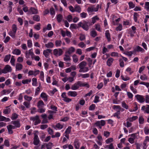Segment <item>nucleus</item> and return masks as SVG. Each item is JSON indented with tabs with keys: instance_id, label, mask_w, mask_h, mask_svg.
<instances>
[{
	"instance_id": "obj_35",
	"label": "nucleus",
	"mask_w": 149,
	"mask_h": 149,
	"mask_svg": "<svg viewBox=\"0 0 149 149\" xmlns=\"http://www.w3.org/2000/svg\"><path fill=\"white\" fill-rule=\"evenodd\" d=\"M63 127V125L62 124H60L59 123H57L56 125L55 126V127L53 126L54 128H55V127L57 128L58 129H62Z\"/></svg>"
},
{
	"instance_id": "obj_25",
	"label": "nucleus",
	"mask_w": 149,
	"mask_h": 149,
	"mask_svg": "<svg viewBox=\"0 0 149 149\" xmlns=\"http://www.w3.org/2000/svg\"><path fill=\"white\" fill-rule=\"evenodd\" d=\"M30 11L32 14H37L38 13V10L34 8H31Z\"/></svg>"
},
{
	"instance_id": "obj_57",
	"label": "nucleus",
	"mask_w": 149,
	"mask_h": 149,
	"mask_svg": "<svg viewBox=\"0 0 149 149\" xmlns=\"http://www.w3.org/2000/svg\"><path fill=\"white\" fill-rule=\"evenodd\" d=\"M91 35L92 37H95L97 35V32L95 31H92L91 32Z\"/></svg>"
},
{
	"instance_id": "obj_43",
	"label": "nucleus",
	"mask_w": 149,
	"mask_h": 149,
	"mask_svg": "<svg viewBox=\"0 0 149 149\" xmlns=\"http://www.w3.org/2000/svg\"><path fill=\"white\" fill-rule=\"evenodd\" d=\"M144 8L146 10L149 12V2H146L145 3Z\"/></svg>"
},
{
	"instance_id": "obj_18",
	"label": "nucleus",
	"mask_w": 149,
	"mask_h": 149,
	"mask_svg": "<svg viewBox=\"0 0 149 149\" xmlns=\"http://www.w3.org/2000/svg\"><path fill=\"white\" fill-rule=\"evenodd\" d=\"M10 121V119L9 118H6L4 116L0 115V121H5L8 122Z\"/></svg>"
},
{
	"instance_id": "obj_63",
	"label": "nucleus",
	"mask_w": 149,
	"mask_h": 149,
	"mask_svg": "<svg viewBox=\"0 0 149 149\" xmlns=\"http://www.w3.org/2000/svg\"><path fill=\"white\" fill-rule=\"evenodd\" d=\"M10 112V108H7L4 110L3 113L5 114L9 113Z\"/></svg>"
},
{
	"instance_id": "obj_14",
	"label": "nucleus",
	"mask_w": 149,
	"mask_h": 149,
	"mask_svg": "<svg viewBox=\"0 0 149 149\" xmlns=\"http://www.w3.org/2000/svg\"><path fill=\"white\" fill-rule=\"evenodd\" d=\"M52 50L49 49H47L44 50L43 54L46 58H48L49 54L51 52Z\"/></svg>"
},
{
	"instance_id": "obj_15",
	"label": "nucleus",
	"mask_w": 149,
	"mask_h": 149,
	"mask_svg": "<svg viewBox=\"0 0 149 149\" xmlns=\"http://www.w3.org/2000/svg\"><path fill=\"white\" fill-rule=\"evenodd\" d=\"M134 52H141L143 53L145 52L144 49L139 46H137L136 47L134 50Z\"/></svg>"
},
{
	"instance_id": "obj_64",
	"label": "nucleus",
	"mask_w": 149,
	"mask_h": 149,
	"mask_svg": "<svg viewBox=\"0 0 149 149\" xmlns=\"http://www.w3.org/2000/svg\"><path fill=\"white\" fill-rule=\"evenodd\" d=\"M144 132L146 135H147L149 134V129L148 127H145L144 128Z\"/></svg>"
},
{
	"instance_id": "obj_33",
	"label": "nucleus",
	"mask_w": 149,
	"mask_h": 149,
	"mask_svg": "<svg viewBox=\"0 0 149 149\" xmlns=\"http://www.w3.org/2000/svg\"><path fill=\"white\" fill-rule=\"evenodd\" d=\"M33 19L36 22H38L40 20V16L38 15H35L33 16Z\"/></svg>"
},
{
	"instance_id": "obj_4",
	"label": "nucleus",
	"mask_w": 149,
	"mask_h": 149,
	"mask_svg": "<svg viewBox=\"0 0 149 149\" xmlns=\"http://www.w3.org/2000/svg\"><path fill=\"white\" fill-rule=\"evenodd\" d=\"M99 7V5L97 4L95 7L94 5H93L88 7L87 11L89 13H92L93 12H96L98 10Z\"/></svg>"
},
{
	"instance_id": "obj_54",
	"label": "nucleus",
	"mask_w": 149,
	"mask_h": 149,
	"mask_svg": "<svg viewBox=\"0 0 149 149\" xmlns=\"http://www.w3.org/2000/svg\"><path fill=\"white\" fill-rule=\"evenodd\" d=\"M124 54L126 55L130 56L133 54V52L132 51L126 52H124Z\"/></svg>"
},
{
	"instance_id": "obj_52",
	"label": "nucleus",
	"mask_w": 149,
	"mask_h": 149,
	"mask_svg": "<svg viewBox=\"0 0 149 149\" xmlns=\"http://www.w3.org/2000/svg\"><path fill=\"white\" fill-rule=\"evenodd\" d=\"M24 98L25 100L28 101H31L32 99V97H29L26 95H25L24 96Z\"/></svg>"
},
{
	"instance_id": "obj_2",
	"label": "nucleus",
	"mask_w": 149,
	"mask_h": 149,
	"mask_svg": "<svg viewBox=\"0 0 149 149\" xmlns=\"http://www.w3.org/2000/svg\"><path fill=\"white\" fill-rule=\"evenodd\" d=\"M78 25L79 27H81L84 30L88 31L89 29V26L92 24L90 22L84 21L83 22H79Z\"/></svg>"
},
{
	"instance_id": "obj_32",
	"label": "nucleus",
	"mask_w": 149,
	"mask_h": 149,
	"mask_svg": "<svg viewBox=\"0 0 149 149\" xmlns=\"http://www.w3.org/2000/svg\"><path fill=\"white\" fill-rule=\"evenodd\" d=\"M137 118L138 117L137 116H133L132 117H130L127 118V120L129 121L132 122L136 120Z\"/></svg>"
},
{
	"instance_id": "obj_9",
	"label": "nucleus",
	"mask_w": 149,
	"mask_h": 149,
	"mask_svg": "<svg viewBox=\"0 0 149 149\" xmlns=\"http://www.w3.org/2000/svg\"><path fill=\"white\" fill-rule=\"evenodd\" d=\"M141 110L143 111L144 113H149V105L147 104L145 106H143Z\"/></svg>"
},
{
	"instance_id": "obj_48",
	"label": "nucleus",
	"mask_w": 149,
	"mask_h": 149,
	"mask_svg": "<svg viewBox=\"0 0 149 149\" xmlns=\"http://www.w3.org/2000/svg\"><path fill=\"white\" fill-rule=\"evenodd\" d=\"M139 16L137 13L135 12L134 14V19L135 22H137V17Z\"/></svg>"
},
{
	"instance_id": "obj_11",
	"label": "nucleus",
	"mask_w": 149,
	"mask_h": 149,
	"mask_svg": "<svg viewBox=\"0 0 149 149\" xmlns=\"http://www.w3.org/2000/svg\"><path fill=\"white\" fill-rule=\"evenodd\" d=\"M79 86H80V81H78L73 85L71 86V88L73 90H76L79 88Z\"/></svg>"
},
{
	"instance_id": "obj_21",
	"label": "nucleus",
	"mask_w": 149,
	"mask_h": 149,
	"mask_svg": "<svg viewBox=\"0 0 149 149\" xmlns=\"http://www.w3.org/2000/svg\"><path fill=\"white\" fill-rule=\"evenodd\" d=\"M68 94L71 97H75L77 95V93L76 91H70L68 92Z\"/></svg>"
},
{
	"instance_id": "obj_7",
	"label": "nucleus",
	"mask_w": 149,
	"mask_h": 149,
	"mask_svg": "<svg viewBox=\"0 0 149 149\" xmlns=\"http://www.w3.org/2000/svg\"><path fill=\"white\" fill-rule=\"evenodd\" d=\"M135 97L137 100L141 103H142L145 101V99L142 95H137L135 96Z\"/></svg>"
},
{
	"instance_id": "obj_23",
	"label": "nucleus",
	"mask_w": 149,
	"mask_h": 149,
	"mask_svg": "<svg viewBox=\"0 0 149 149\" xmlns=\"http://www.w3.org/2000/svg\"><path fill=\"white\" fill-rule=\"evenodd\" d=\"M56 19L58 22L60 23L63 19V16L62 15L59 14L57 15Z\"/></svg>"
},
{
	"instance_id": "obj_6",
	"label": "nucleus",
	"mask_w": 149,
	"mask_h": 149,
	"mask_svg": "<svg viewBox=\"0 0 149 149\" xmlns=\"http://www.w3.org/2000/svg\"><path fill=\"white\" fill-rule=\"evenodd\" d=\"M12 70L11 67L9 65H6L3 69V74H6L8 72H10Z\"/></svg>"
},
{
	"instance_id": "obj_24",
	"label": "nucleus",
	"mask_w": 149,
	"mask_h": 149,
	"mask_svg": "<svg viewBox=\"0 0 149 149\" xmlns=\"http://www.w3.org/2000/svg\"><path fill=\"white\" fill-rule=\"evenodd\" d=\"M63 59L66 62L70 61L71 60V58H70V56L66 54H65V55L63 58Z\"/></svg>"
},
{
	"instance_id": "obj_17",
	"label": "nucleus",
	"mask_w": 149,
	"mask_h": 149,
	"mask_svg": "<svg viewBox=\"0 0 149 149\" xmlns=\"http://www.w3.org/2000/svg\"><path fill=\"white\" fill-rule=\"evenodd\" d=\"M48 96V95L44 92L42 93L40 95V97L45 101H47Z\"/></svg>"
},
{
	"instance_id": "obj_45",
	"label": "nucleus",
	"mask_w": 149,
	"mask_h": 149,
	"mask_svg": "<svg viewBox=\"0 0 149 149\" xmlns=\"http://www.w3.org/2000/svg\"><path fill=\"white\" fill-rule=\"evenodd\" d=\"M120 114V112L119 111H117L116 113H115L113 114V116L114 117H116L120 119V117L119 116Z\"/></svg>"
},
{
	"instance_id": "obj_53",
	"label": "nucleus",
	"mask_w": 149,
	"mask_h": 149,
	"mask_svg": "<svg viewBox=\"0 0 149 149\" xmlns=\"http://www.w3.org/2000/svg\"><path fill=\"white\" fill-rule=\"evenodd\" d=\"M17 29V26L15 24H13L12 26V31L16 32V31Z\"/></svg>"
},
{
	"instance_id": "obj_51",
	"label": "nucleus",
	"mask_w": 149,
	"mask_h": 149,
	"mask_svg": "<svg viewBox=\"0 0 149 149\" xmlns=\"http://www.w3.org/2000/svg\"><path fill=\"white\" fill-rule=\"evenodd\" d=\"M139 122L140 124H143L144 122V119L142 116H140L139 118Z\"/></svg>"
},
{
	"instance_id": "obj_42",
	"label": "nucleus",
	"mask_w": 149,
	"mask_h": 149,
	"mask_svg": "<svg viewBox=\"0 0 149 149\" xmlns=\"http://www.w3.org/2000/svg\"><path fill=\"white\" fill-rule=\"evenodd\" d=\"M72 59L73 61L75 63H77L78 60V58L77 55L75 54H74L72 56Z\"/></svg>"
},
{
	"instance_id": "obj_10",
	"label": "nucleus",
	"mask_w": 149,
	"mask_h": 149,
	"mask_svg": "<svg viewBox=\"0 0 149 149\" xmlns=\"http://www.w3.org/2000/svg\"><path fill=\"white\" fill-rule=\"evenodd\" d=\"M26 57V58H29V55H30L32 58L33 56L34 55V54L33 52L32 49H31L29 50L28 51H27L25 52Z\"/></svg>"
},
{
	"instance_id": "obj_56",
	"label": "nucleus",
	"mask_w": 149,
	"mask_h": 149,
	"mask_svg": "<svg viewBox=\"0 0 149 149\" xmlns=\"http://www.w3.org/2000/svg\"><path fill=\"white\" fill-rule=\"evenodd\" d=\"M52 29V26L50 24H49L47 25V26L46 28H45L43 29V31H45L46 30H51Z\"/></svg>"
},
{
	"instance_id": "obj_40",
	"label": "nucleus",
	"mask_w": 149,
	"mask_h": 149,
	"mask_svg": "<svg viewBox=\"0 0 149 149\" xmlns=\"http://www.w3.org/2000/svg\"><path fill=\"white\" fill-rule=\"evenodd\" d=\"M11 56L10 54H8L6 55L4 57V61L5 62L9 61L10 58Z\"/></svg>"
},
{
	"instance_id": "obj_38",
	"label": "nucleus",
	"mask_w": 149,
	"mask_h": 149,
	"mask_svg": "<svg viewBox=\"0 0 149 149\" xmlns=\"http://www.w3.org/2000/svg\"><path fill=\"white\" fill-rule=\"evenodd\" d=\"M47 149H51L53 146V143L51 142H49L46 145Z\"/></svg>"
},
{
	"instance_id": "obj_20",
	"label": "nucleus",
	"mask_w": 149,
	"mask_h": 149,
	"mask_svg": "<svg viewBox=\"0 0 149 149\" xmlns=\"http://www.w3.org/2000/svg\"><path fill=\"white\" fill-rule=\"evenodd\" d=\"M113 61L114 59L111 58H110L108 59L107 61V65L109 66H111L112 64Z\"/></svg>"
},
{
	"instance_id": "obj_31",
	"label": "nucleus",
	"mask_w": 149,
	"mask_h": 149,
	"mask_svg": "<svg viewBox=\"0 0 149 149\" xmlns=\"http://www.w3.org/2000/svg\"><path fill=\"white\" fill-rule=\"evenodd\" d=\"M75 49L73 47H71L67 51V52L69 54H70L74 51Z\"/></svg>"
},
{
	"instance_id": "obj_1",
	"label": "nucleus",
	"mask_w": 149,
	"mask_h": 149,
	"mask_svg": "<svg viewBox=\"0 0 149 149\" xmlns=\"http://www.w3.org/2000/svg\"><path fill=\"white\" fill-rule=\"evenodd\" d=\"M86 65L87 63L85 61H82L79 63L78 65L80 68L79 72H85L88 71V68L86 67Z\"/></svg>"
},
{
	"instance_id": "obj_28",
	"label": "nucleus",
	"mask_w": 149,
	"mask_h": 149,
	"mask_svg": "<svg viewBox=\"0 0 149 149\" xmlns=\"http://www.w3.org/2000/svg\"><path fill=\"white\" fill-rule=\"evenodd\" d=\"M105 34L108 41L109 42L111 40L110 35L109 31H106Z\"/></svg>"
},
{
	"instance_id": "obj_49",
	"label": "nucleus",
	"mask_w": 149,
	"mask_h": 149,
	"mask_svg": "<svg viewBox=\"0 0 149 149\" xmlns=\"http://www.w3.org/2000/svg\"><path fill=\"white\" fill-rule=\"evenodd\" d=\"M18 115L15 113H14L12 114L11 118L12 120H14L18 117Z\"/></svg>"
},
{
	"instance_id": "obj_8",
	"label": "nucleus",
	"mask_w": 149,
	"mask_h": 149,
	"mask_svg": "<svg viewBox=\"0 0 149 149\" xmlns=\"http://www.w3.org/2000/svg\"><path fill=\"white\" fill-rule=\"evenodd\" d=\"M40 140L38 135L36 134H34V136L33 138V144L36 146L38 145L40 143Z\"/></svg>"
},
{
	"instance_id": "obj_27",
	"label": "nucleus",
	"mask_w": 149,
	"mask_h": 149,
	"mask_svg": "<svg viewBox=\"0 0 149 149\" xmlns=\"http://www.w3.org/2000/svg\"><path fill=\"white\" fill-rule=\"evenodd\" d=\"M74 146L76 149H79L80 146V143L78 140L75 141L74 142Z\"/></svg>"
},
{
	"instance_id": "obj_61",
	"label": "nucleus",
	"mask_w": 149,
	"mask_h": 149,
	"mask_svg": "<svg viewBox=\"0 0 149 149\" xmlns=\"http://www.w3.org/2000/svg\"><path fill=\"white\" fill-rule=\"evenodd\" d=\"M40 79L42 81H44V74L43 72L41 71L40 72Z\"/></svg>"
},
{
	"instance_id": "obj_59",
	"label": "nucleus",
	"mask_w": 149,
	"mask_h": 149,
	"mask_svg": "<svg viewBox=\"0 0 149 149\" xmlns=\"http://www.w3.org/2000/svg\"><path fill=\"white\" fill-rule=\"evenodd\" d=\"M32 85L33 86H36L37 84V80L36 78H33L32 79Z\"/></svg>"
},
{
	"instance_id": "obj_47",
	"label": "nucleus",
	"mask_w": 149,
	"mask_h": 149,
	"mask_svg": "<svg viewBox=\"0 0 149 149\" xmlns=\"http://www.w3.org/2000/svg\"><path fill=\"white\" fill-rule=\"evenodd\" d=\"M55 45L56 47L60 46L62 43V41L60 40H56L55 41Z\"/></svg>"
},
{
	"instance_id": "obj_5",
	"label": "nucleus",
	"mask_w": 149,
	"mask_h": 149,
	"mask_svg": "<svg viewBox=\"0 0 149 149\" xmlns=\"http://www.w3.org/2000/svg\"><path fill=\"white\" fill-rule=\"evenodd\" d=\"M63 51L61 49H55L54 50L53 54L56 56H60L62 54Z\"/></svg>"
},
{
	"instance_id": "obj_13",
	"label": "nucleus",
	"mask_w": 149,
	"mask_h": 149,
	"mask_svg": "<svg viewBox=\"0 0 149 149\" xmlns=\"http://www.w3.org/2000/svg\"><path fill=\"white\" fill-rule=\"evenodd\" d=\"M39 70H30L28 72V75L29 76L34 75V76H36L39 74Z\"/></svg>"
},
{
	"instance_id": "obj_55",
	"label": "nucleus",
	"mask_w": 149,
	"mask_h": 149,
	"mask_svg": "<svg viewBox=\"0 0 149 149\" xmlns=\"http://www.w3.org/2000/svg\"><path fill=\"white\" fill-rule=\"evenodd\" d=\"M122 107L127 109H128V106L126 104L125 102L123 101L122 102Z\"/></svg>"
},
{
	"instance_id": "obj_30",
	"label": "nucleus",
	"mask_w": 149,
	"mask_h": 149,
	"mask_svg": "<svg viewBox=\"0 0 149 149\" xmlns=\"http://www.w3.org/2000/svg\"><path fill=\"white\" fill-rule=\"evenodd\" d=\"M54 46V44L52 42H49L45 44V47L47 48H52Z\"/></svg>"
},
{
	"instance_id": "obj_62",
	"label": "nucleus",
	"mask_w": 149,
	"mask_h": 149,
	"mask_svg": "<svg viewBox=\"0 0 149 149\" xmlns=\"http://www.w3.org/2000/svg\"><path fill=\"white\" fill-rule=\"evenodd\" d=\"M27 44L28 47L30 48L32 46V43L31 40H28L27 41Z\"/></svg>"
},
{
	"instance_id": "obj_22",
	"label": "nucleus",
	"mask_w": 149,
	"mask_h": 149,
	"mask_svg": "<svg viewBox=\"0 0 149 149\" xmlns=\"http://www.w3.org/2000/svg\"><path fill=\"white\" fill-rule=\"evenodd\" d=\"M16 70H20L23 67V65L21 64L17 63L16 65Z\"/></svg>"
},
{
	"instance_id": "obj_16",
	"label": "nucleus",
	"mask_w": 149,
	"mask_h": 149,
	"mask_svg": "<svg viewBox=\"0 0 149 149\" xmlns=\"http://www.w3.org/2000/svg\"><path fill=\"white\" fill-rule=\"evenodd\" d=\"M95 124L97 127H98L100 125L103 126L105 125V123L104 120H101L100 121H97L96 123H95Z\"/></svg>"
},
{
	"instance_id": "obj_29",
	"label": "nucleus",
	"mask_w": 149,
	"mask_h": 149,
	"mask_svg": "<svg viewBox=\"0 0 149 149\" xmlns=\"http://www.w3.org/2000/svg\"><path fill=\"white\" fill-rule=\"evenodd\" d=\"M44 104L42 100H40L38 103V107L39 108H42L43 107Z\"/></svg>"
},
{
	"instance_id": "obj_60",
	"label": "nucleus",
	"mask_w": 149,
	"mask_h": 149,
	"mask_svg": "<svg viewBox=\"0 0 149 149\" xmlns=\"http://www.w3.org/2000/svg\"><path fill=\"white\" fill-rule=\"evenodd\" d=\"M113 141V139L112 138H110L107 139L105 142L107 144H109Z\"/></svg>"
},
{
	"instance_id": "obj_46",
	"label": "nucleus",
	"mask_w": 149,
	"mask_h": 149,
	"mask_svg": "<svg viewBox=\"0 0 149 149\" xmlns=\"http://www.w3.org/2000/svg\"><path fill=\"white\" fill-rule=\"evenodd\" d=\"M50 13L51 15L54 16L55 14V12L54 8H51L50 9Z\"/></svg>"
},
{
	"instance_id": "obj_37",
	"label": "nucleus",
	"mask_w": 149,
	"mask_h": 149,
	"mask_svg": "<svg viewBox=\"0 0 149 149\" xmlns=\"http://www.w3.org/2000/svg\"><path fill=\"white\" fill-rule=\"evenodd\" d=\"M15 59L14 58V56H12L11 58L10 62L12 65L15 66Z\"/></svg>"
},
{
	"instance_id": "obj_41",
	"label": "nucleus",
	"mask_w": 149,
	"mask_h": 149,
	"mask_svg": "<svg viewBox=\"0 0 149 149\" xmlns=\"http://www.w3.org/2000/svg\"><path fill=\"white\" fill-rule=\"evenodd\" d=\"M99 19V18L97 16H95L93 17L92 18V22L93 24H94L96 22V20H98Z\"/></svg>"
},
{
	"instance_id": "obj_26",
	"label": "nucleus",
	"mask_w": 149,
	"mask_h": 149,
	"mask_svg": "<svg viewBox=\"0 0 149 149\" xmlns=\"http://www.w3.org/2000/svg\"><path fill=\"white\" fill-rule=\"evenodd\" d=\"M13 54H15L17 55H20L21 54V51L18 49H15L12 52Z\"/></svg>"
},
{
	"instance_id": "obj_12",
	"label": "nucleus",
	"mask_w": 149,
	"mask_h": 149,
	"mask_svg": "<svg viewBox=\"0 0 149 149\" xmlns=\"http://www.w3.org/2000/svg\"><path fill=\"white\" fill-rule=\"evenodd\" d=\"M72 127L71 126L69 127L66 130L64 134V136L68 139H69V134L70 132Z\"/></svg>"
},
{
	"instance_id": "obj_50",
	"label": "nucleus",
	"mask_w": 149,
	"mask_h": 149,
	"mask_svg": "<svg viewBox=\"0 0 149 149\" xmlns=\"http://www.w3.org/2000/svg\"><path fill=\"white\" fill-rule=\"evenodd\" d=\"M119 62L120 67L122 68L124 66V63L123 60L121 58H120L119 60Z\"/></svg>"
},
{
	"instance_id": "obj_36",
	"label": "nucleus",
	"mask_w": 149,
	"mask_h": 149,
	"mask_svg": "<svg viewBox=\"0 0 149 149\" xmlns=\"http://www.w3.org/2000/svg\"><path fill=\"white\" fill-rule=\"evenodd\" d=\"M74 10L75 11H76L79 13H80L81 11L80 7L78 5H76L74 6Z\"/></svg>"
},
{
	"instance_id": "obj_39",
	"label": "nucleus",
	"mask_w": 149,
	"mask_h": 149,
	"mask_svg": "<svg viewBox=\"0 0 149 149\" xmlns=\"http://www.w3.org/2000/svg\"><path fill=\"white\" fill-rule=\"evenodd\" d=\"M80 86H86L87 88H89V85L88 83H83L80 81Z\"/></svg>"
},
{
	"instance_id": "obj_44",
	"label": "nucleus",
	"mask_w": 149,
	"mask_h": 149,
	"mask_svg": "<svg viewBox=\"0 0 149 149\" xmlns=\"http://www.w3.org/2000/svg\"><path fill=\"white\" fill-rule=\"evenodd\" d=\"M31 81V79H26L25 80H23L22 81V83L23 84H28L29 83H30Z\"/></svg>"
},
{
	"instance_id": "obj_3",
	"label": "nucleus",
	"mask_w": 149,
	"mask_h": 149,
	"mask_svg": "<svg viewBox=\"0 0 149 149\" xmlns=\"http://www.w3.org/2000/svg\"><path fill=\"white\" fill-rule=\"evenodd\" d=\"M30 120L34 122L35 125H36L40 123L41 122L40 119L38 115H36L35 116L31 117L30 118Z\"/></svg>"
},
{
	"instance_id": "obj_34",
	"label": "nucleus",
	"mask_w": 149,
	"mask_h": 149,
	"mask_svg": "<svg viewBox=\"0 0 149 149\" xmlns=\"http://www.w3.org/2000/svg\"><path fill=\"white\" fill-rule=\"evenodd\" d=\"M16 32L12 31H10L8 33V34L11 37L13 38H14L15 37V35L16 34Z\"/></svg>"
},
{
	"instance_id": "obj_19",
	"label": "nucleus",
	"mask_w": 149,
	"mask_h": 149,
	"mask_svg": "<svg viewBox=\"0 0 149 149\" xmlns=\"http://www.w3.org/2000/svg\"><path fill=\"white\" fill-rule=\"evenodd\" d=\"M11 123L14 125L16 127L19 128L20 126V124L19 121H12Z\"/></svg>"
},
{
	"instance_id": "obj_58",
	"label": "nucleus",
	"mask_w": 149,
	"mask_h": 149,
	"mask_svg": "<svg viewBox=\"0 0 149 149\" xmlns=\"http://www.w3.org/2000/svg\"><path fill=\"white\" fill-rule=\"evenodd\" d=\"M10 92L9 90H3L1 93V95H5L6 93H9Z\"/></svg>"
}]
</instances>
